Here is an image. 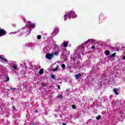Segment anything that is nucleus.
<instances>
[{"instance_id":"nucleus-1","label":"nucleus","mask_w":125,"mask_h":125,"mask_svg":"<svg viewBox=\"0 0 125 125\" xmlns=\"http://www.w3.org/2000/svg\"><path fill=\"white\" fill-rule=\"evenodd\" d=\"M63 17L64 21H66V20H67V17H68L69 19L71 17L74 19V18H76V17H77V15H76L75 12L73 11H70L69 13L64 15Z\"/></svg>"},{"instance_id":"nucleus-2","label":"nucleus","mask_w":125,"mask_h":125,"mask_svg":"<svg viewBox=\"0 0 125 125\" xmlns=\"http://www.w3.org/2000/svg\"><path fill=\"white\" fill-rule=\"evenodd\" d=\"M5 35H6V31L0 27V37H2V36H4Z\"/></svg>"},{"instance_id":"nucleus-3","label":"nucleus","mask_w":125,"mask_h":125,"mask_svg":"<svg viewBox=\"0 0 125 125\" xmlns=\"http://www.w3.org/2000/svg\"><path fill=\"white\" fill-rule=\"evenodd\" d=\"M53 57V54L52 53H47L45 55V57L47 59H49L50 60V59H52V57Z\"/></svg>"},{"instance_id":"nucleus-4","label":"nucleus","mask_w":125,"mask_h":125,"mask_svg":"<svg viewBox=\"0 0 125 125\" xmlns=\"http://www.w3.org/2000/svg\"><path fill=\"white\" fill-rule=\"evenodd\" d=\"M27 23L30 28H35L36 27V24L35 23H32L31 21H28Z\"/></svg>"},{"instance_id":"nucleus-5","label":"nucleus","mask_w":125,"mask_h":125,"mask_svg":"<svg viewBox=\"0 0 125 125\" xmlns=\"http://www.w3.org/2000/svg\"><path fill=\"white\" fill-rule=\"evenodd\" d=\"M93 42V39H89L88 40L86 41V42H85L84 43V44L85 45H86V44H87V43H88V42Z\"/></svg>"},{"instance_id":"nucleus-6","label":"nucleus","mask_w":125,"mask_h":125,"mask_svg":"<svg viewBox=\"0 0 125 125\" xmlns=\"http://www.w3.org/2000/svg\"><path fill=\"white\" fill-rule=\"evenodd\" d=\"M81 77H82V74L81 73H78L75 75L76 80H78V79H80Z\"/></svg>"},{"instance_id":"nucleus-7","label":"nucleus","mask_w":125,"mask_h":125,"mask_svg":"<svg viewBox=\"0 0 125 125\" xmlns=\"http://www.w3.org/2000/svg\"><path fill=\"white\" fill-rule=\"evenodd\" d=\"M113 90L115 95H119V93L118 92V90H117V88H114Z\"/></svg>"},{"instance_id":"nucleus-8","label":"nucleus","mask_w":125,"mask_h":125,"mask_svg":"<svg viewBox=\"0 0 125 125\" xmlns=\"http://www.w3.org/2000/svg\"><path fill=\"white\" fill-rule=\"evenodd\" d=\"M58 32H59V30L58 29H57V28H55V29H54V30L53 31V33H54V34H56V35L57 34H58Z\"/></svg>"},{"instance_id":"nucleus-9","label":"nucleus","mask_w":125,"mask_h":125,"mask_svg":"<svg viewBox=\"0 0 125 125\" xmlns=\"http://www.w3.org/2000/svg\"><path fill=\"white\" fill-rule=\"evenodd\" d=\"M52 54H53V56H54V55H56V56H58V55H59V52H55Z\"/></svg>"},{"instance_id":"nucleus-10","label":"nucleus","mask_w":125,"mask_h":125,"mask_svg":"<svg viewBox=\"0 0 125 125\" xmlns=\"http://www.w3.org/2000/svg\"><path fill=\"white\" fill-rule=\"evenodd\" d=\"M58 68H59V66L58 65H56V68L53 69V71L54 72H56V71H57V70H58Z\"/></svg>"},{"instance_id":"nucleus-11","label":"nucleus","mask_w":125,"mask_h":125,"mask_svg":"<svg viewBox=\"0 0 125 125\" xmlns=\"http://www.w3.org/2000/svg\"><path fill=\"white\" fill-rule=\"evenodd\" d=\"M105 55H106V56H108V55H110V51L106 50L105 52Z\"/></svg>"},{"instance_id":"nucleus-12","label":"nucleus","mask_w":125,"mask_h":125,"mask_svg":"<svg viewBox=\"0 0 125 125\" xmlns=\"http://www.w3.org/2000/svg\"><path fill=\"white\" fill-rule=\"evenodd\" d=\"M116 54H117V53H114L112 54L110 56V58L115 57V56H116Z\"/></svg>"},{"instance_id":"nucleus-13","label":"nucleus","mask_w":125,"mask_h":125,"mask_svg":"<svg viewBox=\"0 0 125 125\" xmlns=\"http://www.w3.org/2000/svg\"><path fill=\"white\" fill-rule=\"evenodd\" d=\"M84 48V46H83V45H79L78 46L79 49H83V48Z\"/></svg>"},{"instance_id":"nucleus-14","label":"nucleus","mask_w":125,"mask_h":125,"mask_svg":"<svg viewBox=\"0 0 125 125\" xmlns=\"http://www.w3.org/2000/svg\"><path fill=\"white\" fill-rule=\"evenodd\" d=\"M67 46H68V43L66 42H64L63 44V47H67Z\"/></svg>"},{"instance_id":"nucleus-15","label":"nucleus","mask_w":125,"mask_h":125,"mask_svg":"<svg viewBox=\"0 0 125 125\" xmlns=\"http://www.w3.org/2000/svg\"><path fill=\"white\" fill-rule=\"evenodd\" d=\"M43 74V69H41L39 71V75H42Z\"/></svg>"},{"instance_id":"nucleus-16","label":"nucleus","mask_w":125,"mask_h":125,"mask_svg":"<svg viewBox=\"0 0 125 125\" xmlns=\"http://www.w3.org/2000/svg\"><path fill=\"white\" fill-rule=\"evenodd\" d=\"M101 118V116H100V115H99L96 118V120H97L98 121H99V120H100Z\"/></svg>"},{"instance_id":"nucleus-17","label":"nucleus","mask_w":125,"mask_h":125,"mask_svg":"<svg viewBox=\"0 0 125 125\" xmlns=\"http://www.w3.org/2000/svg\"><path fill=\"white\" fill-rule=\"evenodd\" d=\"M58 98H60V99H62L63 98V96L62 94H60L57 96Z\"/></svg>"},{"instance_id":"nucleus-18","label":"nucleus","mask_w":125,"mask_h":125,"mask_svg":"<svg viewBox=\"0 0 125 125\" xmlns=\"http://www.w3.org/2000/svg\"><path fill=\"white\" fill-rule=\"evenodd\" d=\"M5 79V82H8L9 81V77L8 76L6 77Z\"/></svg>"},{"instance_id":"nucleus-19","label":"nucleus","mask_w":125,"mask_h":125,"mask_svg":"<svg viewBox=\"0 0 125 125\" xmlns=\"http://www.w3.org/2000/svg\"><path fill=\"white\" fill-rule=\"evenodd\" d=\"M51 79H53V80H55V76L54 74H52L51 75Z\"/></svg>"},{"instance_id":"nucleus-20","label":"nucleus","mask_w":125,"mask_h":125,"mask_svg":"<svg viewBox=\"0 0 125 125\" xmlns=\"http://www.w3.org/2000/svg\"><path fill=\"white\" fill-rule=\"evenodd\" d=\"M62 69H65V68H66V65L64 64H62Z\"/></svg>"},{"instance_id":"nucleus-21","label":"nucleus","mask_w":125,"mask_h":125,"mask_svg":"<svg viewBox=\"0 0 125 125\" xmlns=\"http://www.w3.org/2000/svg\"><path fill=\"white\" fill-rule=\"evenodd\" d=\"M37 39L38 40H41V39H42V36L41 35H38Z\"/></svg>"},{"instance_id":"nucleus-22","label":"nucleus","mask_w":125,"mask_h":125,"mask_svg":"<svg viewBox=\"0 0 125 125\" xmlns=\"http://www.w3.org/2000/svg\"><path fill=\"white\" fill-rule=\"evenodd\" d=\"M13 69H14L15 70H16V69H17V66H16V65H13Z\"/></svg>"},{"instance_id":"nucleus-23","label":"nucleus","mask_w":125,"mask_h":125,"mask_svg":"<svg viewBox=\"0 0 125 125\" xmlns=\"http://www.w3.org/2000/svg\"><path fill=\"white\" fill-rule=\"evenodd\" d=\"M27 28V24L25 25V26H24L23 28H21V30H25Z\"/></svg>"},{"instance_id":"nucleus-24","label":"nucleus","mask_w":125,"mask_h":125,"mask_svg":"<svg viewBox=\"0 0 125 125\" xmlns=\"http://www.w3.org/2000/svg\"><path fill=\"white\" fill-rule=\"evenodd\" d=\"M37 125V122L31 123V125Z\"/></svg>"},{"instance_id":"nucleus-25","label":"nucleus","mask_w":125,"mask_h":125,"mask_svg":"<svg viewBox=\"0 0 125 125\" xmlns=\"http://www.w3.org/2000/svg\"><path fill=\"white\" fill-rule=\"evenodd\" d=\"M42 85L44 87V86H46V84L45 83H42Z\"/></svg>"},{"instance_id":"nucleus-26","label":"nucleus","mask_w":125,"mask_h":125,"mask_svg":"<svg viewBox=\"0 0 125 125\" xmlns=\"http://www.w3.org/2000/svg\"><path fill=\"white\" fill-rule=\"evenodd\" d=\"M72 108L73 109H75L76 108V105H72Z\"/></svg>"},{"instance_id":"nucleus-27","label":"nucleus","mask_w":125,"mask_h":125,"mask_svg":"<svg viewBox=\"0 0 125 125\" xmlns=\"http://www.w3.org/2000/svg\"><path fill=\"white\" fill-rule=\"evenodd\" d=\"M13 111H15V110H16V107H15V106H13Z\"/></svg>"},{"instance_id":"nucleus-28","label":"nucleus","mask_w":125,"mask_h":125,"mask_svg":"<svg viewBox=\"0 0 125 125\" xmlns=\"http://www.w3.org/2000/svg\"><path fill=\"white\" fill-rule=\"evenodd\" d=\"M91 48H92V49H94V48H95V46L92 45V46H91Z\"/></svg>"},{"instance_id":"nucleus-29","label":"nucleus","mask_w":125,"mask_h":125,"mask_svg":"<svg viewBox=\"0 0 125 125\" xmlns=\"http://www.w3.org/2000/svg\"><path fill=\"white\" fill-rule=\"evenodd\" d=\"M10 89H11V90H15L17 89L16 88H11Z\"/></svg>"},{"instance_id":"nucleus-30","label":"nucleus","mask_w":125,"mask_h":125,"mask_svg":"<svg viewBox=\"0 0 125 125\" xmlns=\"http://www.w3.org/2000/svg\"><path fill=\"white\" fill-rule=\"evenodd\" d=\"M58 89H59V90H60L61 88H60V85H58Z\"/></svg>"},{"instance_id":"nucleus-31","label":"nucleus","mask_w":125,"mask_h":125,"mask_svg":"<svg viewBox=\"0 0 125 125\" xmlns=\"http://www.w3.org/2000/svg\"><path fill=\"white\" fill-rule=\"evenodd\" d=\"M34 112H35V113H39V111H38V110H35Z\"/></svg>"},{"instance_id":"nucleus-32","label":"nucleus","mask_w":125,"mask_h":125,"mask_svg":"<svg viewBox=\"0 0 125 125\" xmlns=\"http://www.w3.org/2000/svg\"><path fill=\"white\" fill-rule=\"evenodd\" d=\"M122 59H123V60H125V56H123Z\"/></svg>"},{"instance_id":"nucleus-33","label":"nucleus","mask_w":125,"mask_h":125,"mask_svg":"<svg viewBox=\"0 0 125 125\" xmlns=\"http://www.w3.org/2000/svg\"><path fill=\"white\" fill-rule=\"evenodd\" d=\"M63 55H64V54L63 53H62L61 56H63Z\"/></svg>"},{"instance_id":"nucleus-34","label":"nucleus","mask_w":125,"mask_h":125,"mask_svg":"<svg viewBox=\"0 0 125 125\" xmlns=\"http://www.w3.org/2000/svg\"><path fill=\"white\" fill-rule=\"evenodd\" d=\"M7 91H9V89H7Z\"/></svg>"},{"instance_id":"nucleus-35","label":"nucleus","mask_w":125,"mask_h":125,"mask_svg":"<svg viewBox=\"0 0 125 125\" xmlns=\"http://www.w3.org/2000/svg\"><path fill=\"white\" fill-rule=\"evenodd\" d=\"M116 50H117V51H119V49H117Z\"/></svg>"},{"instance_id":"nucleus-36","label":"nucleus","mask_w":125,"mask_h":125,"mask_svg":"<svg viewBox=\"0 0 125 125\" xmlns=\"http://www.w3.org/2000/svg\"><path fill=\"white\" fill-rule=\"evenodd\" d=\"M29 33H31V30L29 31Z\"/></svg>"},{"instance_id":"nucleus-37","label":"nucleus","mask_w":125,"mask_h":125,"mask_svg":"<svg viewBox=\"0 0 125 125\" xmlns=\"http://www.w3.org/2000/svg\"><path fill=\"white\" fill-rule=\"evenodd\" d=\"M24 21H26V20H25V19H24Z\"/></svg>"}]
</instances>
